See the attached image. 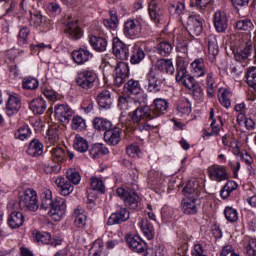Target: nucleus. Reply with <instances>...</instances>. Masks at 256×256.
Listing matches in <instances>:
<instances>
[{
	"mask_svg": "<svg viewBox=\"0 0 256 256\" xmlns=\"http://www.w3.org/2000/svg\"><path fill=\"white\" fill-rule=\"evenodd\" d=\"M169 109V103L162 98H156L152 108L149 106H141L129 113L132 123L138 125V131H153L157 124H150L148 121H153L161 115H165Z\"/></svg>",
	"mask_w": 256,
	"mask_h": 256,
	"instance_id": "1",
	"label": "nucleus"
},
{
	"mask_svg": "<svg viewBox=\"0 0 256 256\" xmlns=\"http://www.w3.org/2000/svg\"><path fill=\"white\" fill-rule=\"evenodd\" d=\"M40 208L47 211L50 209L49 215L53 221H61L67 211V203L62 198L53 200V193L49 189L42 190L40 194Z\"/></svg>",
	"mask_w": 256,
	"mask_h": 256,
	"instance_id": "2",
	"label": "nucleus"
},
{
	"mask_svg": "<svg viewBox=\"0 0 256 256\" xmlns=\"http://www.w3.org/2000/svg\"><path fill=\"white\" fill-rule=\"evenodd\" d=\"M192 71L194 73V77H205V85L207 96L210 99L215 97V92L217 91V81L215 78V70L209 69L207 70V66H205V60L203 58L195 59L191 63Z\"/></svg>",
	"mask_w": 256,
	"mask_h": 256,
	"instance_id": "3",
	"label": "nucleus"
},
{
	"mask_svg": "<svg viewBox=\"0 0 256 256\" xmlns=\"http://www.w3.org/2000/svg\"><path fill=\"white\" fill-rule=\"evenodd\" d=\"M139 190V185L137 182H128L123 187L117 188L116 193L118 197L123 199L124 204L129 209H137L139 207V195L137 191Z\"/></svg>",
	"mask_w": 256,
	"mask_h": 256,
	"instance_id": "4",
	"label": "nucleus"
},
{
	"mask_svg": "<svg viewBox=\"0 0 256 256\" xmlns=\"http://www.w3.org/2000/svg\"><path fill=\"white\" fill-rule=\"evenodd\" d=\"M232 53L234 59L238 63H244V65L249 63V57L253 53V41L250 39H242L232 48Z\"/></svg>",
	"mask_w": 256,
	"mask_h": 256,
	"instance_id": "5",
	"label": "nucleus"
},
{
	"mask_svg": "<svg viewBox=\"0 0 256 256\" xmlns=\"http://www.w3.org/2000/svg\"><path fill=\"white\" fill-rule=\"evenodd\" d=\"M19 209L22 211H37L39 205L37 204V191L33 188H27L19 195Z\"/></svg>",
	"mask_w": 256,
	"mask_h": 256,
	"instance_id": "6",
	"label": "nucleus"
},
{
	"mask_svg": "<svg viewBox=\"0 0 256 256\" xmlns=\"http://www.w3.org/2000/svg\"><path fill=\"white\" fill-rule=\"evenodd\" d=\"M146 90L148 93H159L161 85H163V77L159 73V69L151 67L146 75Z\"/></svg>",
	"mask_w": 256,
	"mask_h": 256,
	"instance_id": "7",
	"label": "nucleus"
},
{
	"mask_svg": "<svg viewBox=\"0 0 256 256\" xmlns=\"http://www.w3.org/2000/svg\"><path fill=\"white\" fill-rule=\"evenodd\" d=\"M95 81H97V73H95V70H83L78 72L76 77V85L86 91L95 87Z\"/></svg>",
	"mask_w": 256,
	"mask_h": 256,
	"instance_id": "8",
	"label": "nucleus"
},
{
	"mask_svg": "<svg viewBox=\"0 0 256 256\" xmlns=\"http://www.w3.org/2000/svg\"><path fill=\"white\" fill-rule=\"evenodd\" d=\"M148 13L151 21L156 24L165 23V9L161 4H158L157 0H151L148 4Z\"/></svg>",
	"mask_w": 256,
	"mask_h": 256,
	"instance_id": "9",
	"label": "nucleus"
},
{
	"mask_svg": "<svg viewBox=\"0 0 256 256\" xmlns=\"http://www.w3.org/2000/svg\"><path fill=\"white\" fill-rule=\"evenodd\" d=\"M186 31L190 37H199L203 33V19H201V16H189Z\"/></svg>",
	"mask_w": 256,
	"mask_h": 256,
	"instance_id": "10",
	"label": "nucleus"
},
{
	"mask_svg": "<svg viewBox=\"0 0 256 256\" xmlns=\"http://www.w3.org/2000/svg\"><path fill=\"white\" fill-rule=\"evenodd\" d=\"M112 52L116 59H120V61H127L129 59V45L125 44L119 38L113 39Z\"/></svg>",
	"mask_w": 256,
	"mask_h": 256,
	"instance_id": "11",
	"label": "nucleus"
},
{
	"mask_svg": "<svg viewBox=\"0 0 256 256\" xmlns=\"http://www.w3.org/2000/svg\"><path fill=\"white\" fill-rule=\"evenodd\" d=\"M129 78V64L118 62L115 68L114 85L121 87Z\"/></svg>",
	"mask_w": 256,
	"mask_h": 256,
	"instance_id": "12",
	"label": "nucleus"
},
{
	"mask_svg": "<svg viewBox=\"0 0 256 256\" xmlns=\"http://www.w3.org/2000/svg\"><path fill=\"white\" fill-rule=\"evenodd\" d=\"M143 26H141V21L137 19L127 20L124 24V35L129 39H135L141 35Z\"/></svg>",
	"mask_w": 256,
	"mask_h": 256,
	"instance_id": "13",
	"label": "nucleus"
},
{
	"mask_svg": "<svg viewBox=\"0 0 256 256\" xmlns=\"http://www.w3.org/2000/svg\"><path fill=\"white\" fill-rule=\"evenodd\" d=\"M21 111V96L15 92L10 93L6 103V114L8 117H13Z\"/></svg>",
	"mask_w": 256,
	"mask_h": 256,
	"instance_id": "14",
	"label": "nucleus"
},
{
	"mask_svg": "<svg viewBox=\"0 0 256 256\" xmlns=\"http://www.w3.org/2000/svg\"><path fill=\"white\" fill-rule=\"evenodd\" d=\"M208 176L211 181H217V183H221V181H227L229 179L227 168L217 164L208 167Z\"/></svg>",
	"mask_w": 256,
	"mask_h": 256,
	"instance_id": "15",
	"label": "nucleus"
},
{
	"mask_svg": "<svg viewBox=\"0 0 256 256\" xmlns=\"http://www.w3.org/2000/svg\"><path fill=\"white\" fill-rule=\"evenodd\" d=\"M182 191L185 197L197 199L201 195V191H203V186H201L199 180L191 179L186 183Z\"/></svg>",
	"mask_w": 256,
	"mask_h": 256,
	"instance_id": "16",
	"label": "nucleus"
},
{
	"mask_svg": "<svg viewBox=\"0 0 256 256\" xmlns=\"http://www.w3.org/2000/svg\"><path fill=\"white\" fill-rule=\"evenodd\" d=\"M131 217V212L127 208L121 207L116 212L112 213L108 218L107 225H121L125 221H129Z\"/></svg>",
	"mask_w": 256,
	"mask_h": 256,
	"instance_id": "17",
	"label": "nucleus"
},
{
	"mask_svg": "<svg viewBox=\"0 0 256 256\" xmlns=\"http://www.w3.org/2000/svg\"><path fill=\"white\" fill-rule=\"evenodd\" d=\"M121 135H123V129L120 127L110 128L104 132V141L107 145L115 147L121 143Z\"/></svg>",
	"mask_w": 256,
	"mask_h": 256,
	"instance_id": "18",
	"label": "nucleus"
},
{
	"mask_svg": "<svg viewBox=\"0 0 256 256\" xmlns=\"http://www.w3.org/2000/svg\"><path fill=\"white\" fill-rule=\"evenodd\" d=\"M128 246L134 253H145L147 250V242L141 239L139 235H129L126 237Z\"/></svg>",
	"mask_w": 256,
	"mask_h": 256,
	"instance_id": "19",
	"label": "nucleus"
},
{
	"mask_svg": "<svg viewBox=\"0 0 256 256\" xmlns=\"http://www.w3.org/2000/svg\"><path fill=\"white\" fill-rule=\"evenodd\" d=\"M54 113L62 123H69L71 121V117H73V110L69 107V105L58 104L55 106Z\"/></svg>",
	"mask_w": 256,
	"mask_h": 256,
	"instance_id": "20",
	"label": "nucleus"
},
{
	"mask_svg": "<svg viewBox=\"0 0 256 256\" xmlns=\"http://www.w3.org/2000/svg\"><path fill=\"white\" fill-rule=\"evenodd\" d=\"M91 57H93V54L87 48H80L72 52V59L76 65H85Z\"/></svg>",
	"mask_w": 256,
	"mask_h": 256,
	"instance_id": "21",
	"label": "nucleus"
},
{
	"mask_svg": "<svg viewBox=\"0 0 256 256\" xmlns=\"http://www.w3.org/2000/svg\"><path fill=\"white\" fill-rule=\"evenodd\" d=\"M65 33L72 41H77L83 37V30L77 24V21L68 22L66 25Z\"/></svg>",
	"mask_w": 256,
	"mask_h": 256,
	"instance_id": "22",
	"label": "nucleus"
},
{
	"mask_svg": "<svg viewBox=\"0 0 256 256\" xmlns=\"http://www.w3.org/2000/svg\"><path fill=\"white\" fill-rule=\"evenodd\" d=\"M88 41L94 51H97V53L107 51V39L101 36L90 35L88 37Z\"/></svg>",
	"mask_w": 256,
	"mask_h": 256,
	"instance_id": "23",
	"label": "nucleus"
},
{
	"mask_svg": "<svg viewBox=\"0 0 256 256\" xmlns=\"http://www.w3.org/2000/svg\"><path fill=\"white\" fill-rule=\"evenodd\" d=\"M55 184L59 189L60 195H63L64 197L71 195V193H73V189H75V186H73V184L64 177H58L55 180Z\"/></svg>",
	"mask_w": 256,
	"mask_h": 256,
	"instance_id": "24",
	"label": "nucleus"
},
{
	"mask_svg": "<svg viewBox=\"0 0 256 256\" xmlns=\"http://www.w3.org/2000/svg\"><path fill=\"white\" fill-rule=\"evenodd\" d=\"M228 21L227 16L220 11L214 14L213 23L218 33H225V31H227Z\"/></svg>",
	"mask_w": 256,
	"mask_h": 256,
	"instance_id": "25",
	"label": "nucleus"
},
{
	"mask_svg": "<svg viewBox=\"0 0 256 256\" xmlns=\"http://www.w3.org/2000/svg\"><path fill=\"white\" fill-rule=\"evenodd\" d=\"M195 201H197V198H186L182 200L181 207L185 215H197L199 213V208Z\"/></svg>",
	"mask_w": 256,
	"mask_h": 256,
	"instance_id": "26",
	"label": "nucleus"
},
{
	"mask_svg": "<svg viewBox=\"0 0 256 256\" xmlns=\"http://www.w3.org/2000/svg\"><path fill=\"white\" fill-rule=\"evenodd\" d=\"M31 19L36 27H43V29H53V22L47 17L41 15V12H36L31 14Z\"/></svg>",
	"mask_w": 256,
	"mask_h": 256,
	"instance_id": "27",
	"label": "nucleus"
},
{
	"mask_svg": "<svg viewBox=\"0 0 256 256\" xmlns=\"http://www.w3.org/2000/svg\"><path fill=\"white\" fill-rule=\"evenodd\" d=\"M96 100L100 109H111L113 105V99L111 98V92L109 90H102Z\"/></svg>",
	"mask_w": 256,
	"mask_h": 256,
	"instance_id": "28",
	"label": "nucleus"
},
{
	"mask_svg": "<svg viewBox=\"0 0 256 256\" xmlns=\"http://www.w3.org/2000/svg\"><path fill=\"white\" fill-rule=\"evenodd\" d=\"M25 223V216L19 211H13L8 216V225L11 229H19Z\"/></svg>",
	"mask_w": 256,
	"mask_h": 256,
	"instance_id": "29",
	"label": "nucleus"
},
{
	"mask_svg": "<svg viewBox=\"0 0 256 256\" xmlns=\"http://www.w3.org/2000/svg\"><path fill=\"white\" fill-rule=\"evenodd\" d=\"M29 109L34 115H43L47 110V103L43 98L38 97L30 101Z\"/></svg>",
	"mask_w": 256,
	"mask_h": 256,
	"instance_id": "30",
	"label": "nucleus"
},
{
	"mask_svg": "<svg viewBox=\"0 0 256 256\" xmlns=\"http://www.w3.org/2000/svg\"><path fill=\"white\" fill-rule=\"evenodd\" d=\"M74 217V225L78 227V229H83L85 225H87V214H85V210L78 206L73 213Z\"/></svg>",
	"mask_w": 256,
	"mask_h": 256,
	"instance_id": "31",
	"label": "nucleus"
},
{
	"mask_svg": "<svg viewBox=\"0 0 256 256\" xmlns=\"http://www.w3.org/2000/svg\"><path fill=\"white\" fill-rule=\"evenodd\" d=\"M43 147V143L39 141V139H33L29 143L26 153L30 155V157H41Z\"/></svg>",
	"mask_w": 256,
	"mask_h": 256,
	"instance_id": "32",
	"label": "nucleus"
},
{
	"mask_svg": "<svg viewBox=\"0 0 256 256\" xmlns=\"http://www.w3.org/2000/svg\"><path fill=\"white\" fill-rule=\"evenodd\" d=\"M92 124L96 131H105V133L113 127V123L110 120L101 117H95Z\"/></svg>",
	"mask_w": 256,
	"mask_h": 256,
	"instance_id": "33",
	"label": "nucleus"
},
{
	"mask_svg": "<svg viewBox=\"0 0 256 256\" xmlns=\"http://www.w3.org/2000/svg\"><path fill=\"white\" fill-rule=\"evenodd\" d=\"M154 69H158L160 75L161 73H163V71L168 73V75H173V73H175V67L173 66V62L169 59L158 60Z\"/></svg>",
	"mask_w": 256,
	"mask_h": 256,
	"instance_id": "34",
	"label": "nucleus"
},
{
	"mask_svg": "<svg viewBox=\"0 0 256 256\" xmlns=\"http://www.w3.org/2000/svg\"><path fill=\"white\" fill-rule=\"evenodd\" d=\"M103 155H109V148L105 147L103 144H94L89 149V156L92 159H98V157H103Z\"/></svg>",
	"mask_w": 256,
	"mask_h": 256,
	"instance_id": "35",
	"label": "nucleus"
},
{
	"mask_svg": "<svg viewBox=\"0 0 256 256\" xmlns=\"http://www.w3.org/2000/svg\"><path fill=\"white\" fill-rule=\"evenodd\" d=\"M156 53L160 55V57H169V55L173 53V44L167 40L159 42L156 45Z\"/></svg>",
	"mask_w": 256,
	"mask_h": 256,
	"instance_id": "36",
	"label": "nucleus"
},
{
	"mask_svg": "<svg viewBox=\"0 0 256 256\" xmlns=\"http://www.w3.org/2000/svg\"><path fill=\"white\" fill-rule=\"evenodd\" d=\"M145 59V51L139 46H134L131 49L130 63L132 65H139Z\"/></svg>",
	"mask_w": 256,
	"mask_h": 256,
	"instance_id": "37",
	"label": "nucleus"
},
{
	"mask_svg": "<svg viewBox=\"0 0 256 256\" xmlns=\"http://www.w3.org/2000/svg\"><path fill=\"white\" fill-rule=\"evenodd\" d=\"M218 101L222 107L229 109L231 107V91L227 88H220L218 90Z\"/></svg>",
	"mask_w": 256,
	"mask_h": 256,
	"instance_id": "38",
	"label": "nucleus"
},
{
	"mask_svg": "<svg viewBox=\"0 0 256 256\" xmlns=\"http://www.w3.org/2000/svg\"><path fill=\"white\" fill-rule=\"evenodd\" d=\"M238 187L239 184H237V182L228 180L220 191L221 199H228V197H231V193H233V191H237Z\"/></svg>",
	"mask_w": 256,
	"mask_h": 256,
	"instance_id": "39",
	"label": "nucleus"
},
{
	"mask_svg": "<svg viewBox=\"0 0 256 256\" xmlns=\"http://www.w3.org/2000/svg\"><path fill=\"white\" fill-rule=\"evenodd\" d=\"M110 19H104L103 25L106 29L110 31H115L119 25V17L117 16V12L114 10H109Z\"/></svg>",
	"mask_w": 256,
	"mask_h": 256,
	"instance_id": "40",
	"label": "nucleus"
},
{
	"mask_svg": "<svg viewBox=\"0 0 256 256\" xmlns=\"http://www.w3.org/2000/svg\"><path fill=\"white\" fill-rule=\"evenodd\" d=\"M177 83H181V85H184L186 89H193L195 87L197 81L193 76H191L188 72H186L183 76H176Z\"/></svg>",
	"mask_w": 256,
	"mask_h": 256,
	"instance_id": "41",
	"label": "nucleus"
},
{
	"mask_svg": "<svg viewBox=\"0 0 256 256\" xmlns=\"http://www.w3.org/2000/svg\"><path fill=\"white\" fill-rule=\"evenodd\" d=\"M140 227L143 235L148 238L149 241L155 237V228L153 224L149 222L147 219H142L140 222Z\"/></svg>",
	"mask_w": 256,
	"mask_h": 256,
	"instance_id": "42",
	"label": "nucleus"
},
{
	"mask_svg": "<svg viewBox=\"0 0 256 256\" xmlns=\"http://www.w3.org/2000/svg\"><path fill=\"white\" fill-rule=\"evenodd\" d=\"M35 243L38 245H49L51 243V234L49 232H39L34 230L32 232Z\"/></svg>",
	"mask_w": 256,
	"mask_h": 256,
	"instance_id": "43",
	"label": "nucleus"
},
{
	"mask_svg": "<svg viewBox=\"0 0 256 256\" xmlns=\"http://www.w3.org/2000/svg\"><path fill=\"white\" fill-rule=\"evenodd\" d=\"M124 89L128 95H139L141 93V83H139V80L130 79L124 85Z\"/></svg>",
	"mask_w": 256,
	"mask_h": 256,
	"instance_id": "44",
	"label": "nucleus"
},
{
	"mask_svg": "<svg viewBox=\"0 0 256 256\" xmlns=\"http://www.w3.org/2000/svg\"><path fill=\"white\" fill-rule=\"evenodd\" d=\"M208 43V53L212 55V57H217L219 55V45L217 44V36L214 34H210L207 37Z\"/></svg>",
	"mask_w": 256,
	"mask_h": 256,
	"instance_id": "45",
	"label": "nucleus"
},
{
	"mask_svg": "<svg viewBox=\"0 0 256 256\" xmlns=\"http://www.w3.org/2000/svg\"><path fill=\"white\" fill-rule=\"evenodd\" d=\"M73 147L78 153H85L89 151V142L80 135H76Z\"/></svg>",
	"mask_w": 256,
	"mask_h": 256,
	"instance_id": "46",
	"label": "nucleus"
},
{
	"mask_svg": "<svg viewBox=\"0 0 256 256\" xmlns=\"http://www.w3.org/2000/svg\"><path fill=\"white\" fill-rule=\"evenodd\" d=\"M168 11L170 15L174 17H180L185 13V2H176L173 4H170L168 7Z\"/></svg>",
	"mask_w": 256,
	"mask_h": 256,
	"instance_id": "47",
	"label": "nucleus"
},
{
	"mask_svg": "<svg viewBox=\"0 0 256 256\" xmlns=\"http://www.w3.org/2000/svg\"><path fill=\"white\" fill-rule=\"evenodd\" d=\"M177 73L176 76H184L187 73V67L189 66V62L185 58V56H178L176 60Z\"/></svg>",
	"mask_w": 256,
	"mask_h": 256,
	"instance_id": "48",
	"label": "nucleus"
},
{
	"mask_svg": "<svg viewBox=\"0 0 256 256\" xmlns=\"http://www.w3.org/2000/svg\"><path fill=\"white\" fill-rule=\"evenodd\" d=\"M31 128L29 125H23L22 127L18 128L14 133L15 139H19L20 141H25V139H29L31 137Z\"/></svg>",
	"mask_w": 256,
	"mask_h": 256,
	"instance_id": "49",
	"label": "nucleus"
},
{
	"mask_svg": "<svg viewBox=\"0 0 256 256\" xmlns=\"http://www.w3.org/2000/svg\"><path fill=\"white\" fill-rule=\"evenodd\" d=\"M66 179L73 185H79L81 183V174L75 168H70L66 171Z\"/></svg>",
	"mask_w": 256,
	"mask_h": 256,
	"instance_id": "50",
	"label": "nucleus"
},
{
	"mask_svg": "<svg viewBox=\"0 0 256 256\" xmlns=\"http://www.w3.org/2000/svg\"><path fill=\"white\" fill-rule=\"evenodd\" d=\"M225 219L229 223H237L239 221V213L237 212V209L227 206L224 210Z\"/></svg>",
	"mask_w": 256,
	"mask_h": 256,
	"instance_id": "51",
	"label": "nucleus"
},
{
	"mask_svg": "<svg viewBox=\"0 0 256 256\" xmlns=\"http://www.w3.org/2000/svg\"><path fill=\"white\" fill-rule=\"evenodd\" d=\"M23 89H28L29 91H35L39 87V80L33 77L24 78L22 81Z\"/></svg>",
	"mask_w": 256,
	"mask_h": 256,
	"instance_id": "52",
	"label": "nucleus"
},
{
	"mask_svg": "<svg viewBox=\"0 0 256 256\" xmlns=\"http://www.w3.org/2000/svg\"><path fill=\"white\" fill-rule=\"evenodd\" d=\"M90 187L92 191H98L99 193H105V185L101 178L92 177L90 179Z\"/></svg>",
	"mask_w": 256,
	"mask_h": 256,
	"instance_id": "53",
	"label": "nucleus"
},
{
	"mask_svg": "<svg viewBox=\"0 0 256 256\" xmlns=\"http://www.w3.org/2000/svg\"><path fill=\"white\" fill-rule=\"evenodd\" d=\"M87 128V124L85 123V119L81 116H74L72 119V129L74 131H85Z\"/></svg>",
	"mask_w": 256,
	"mask_h": 256,
	"instance_id": "54",
	"label": "nucleus"
},
{
	"mask_svg": "<svg viewBox=\"0 0 256 256\" xmlns=\"http://www.w3.org/2000/svg\"><path fill=\"white\" fill-rule=\"evenodd\" d=\"M254 27L250 19L238 20L236 22V29H238V31H253Z\"/></svg>",
	"mask_w": 256,
	"mask_h": 256,
	"instance_id": "55",
	"label": "nucleus"
},
{
	"mask_svg": "<svg viewBox=\"0 0 256 256\" xmlns=\"http://www.w3.org/2000/svg\"><path fill=\"white\" fill-rule=\"evenodd\" d=\"M246 82L249 87L256 89V67H250L246 73Z\"/></svg>",
	"mask_w": 256,
	"mask_h": 256,
	"instance_id": "56",
	"label": "nucleus"
},
{
	"mask_svg": "<svg viewBox=\"0 0 256 256\" xmlns=\"http://www.w3.org/2000/svg\"><path fill=\"white\" fill-rule=\"evenodd\" d=\"M47 139L50 145H55L59 141V130L55 127H50L47 132Z\"/></svg>",
	"mask_w": 256,
	"mask_h": 256,
	"instance_id": "57",
	"label": "nucleus"
},
{
	"mask_svg": "<svg viewBox=\"0 0 256 256\" xmlns=\"http://www.w3.org/2000/svg\"><path fill=\"white\" fill-rule=\"evenodd\" d=\"M133 99L130 96H119L118 98V107L120 111H127L129 109V105H131Z\"/></svg>",
	"mask_w": 256,
	"mask_h": 256,
	"instance_id": "58",
	"label": "nucleus"
},
{
	"mask_svg": "<svg viewBox=\"0 0 256 256\" xmlns=\"http://www.w3.org/2000/svg\"><path fill=\"white\" fill-rule=\"evenodd\" d=\"M30 30L28 27H23L20 29L18 34V45L23 47V45H27V38L29 37Z\"/></svg>",
	"mask_w": 256,
	"mask_h": 256,
	"instance_id": "59",
	"label": "nucleus"
},
{
	"mask_svg": "<svg viewBox=\"0 0 256 256\" xmlns=\"http://www.w3.org/2000/svg\"><path fill=\"white\" fill-rule=\"evenodd\" d=\"M52 158L55 163H63L65 161V151L62 148L52 149Z\"/></svg>",
	"mask_w": 256,
	"mask_h": 256,
	"instance_id": "60",
	"label": "nucleus"
},
{
	"mask_svg": "<svg viewBox=\"0 0 256 256\" xmlns=\"http://www.w3.org/2000/svg\"><path fill=\"white\" fill-rule=\"evenodd\" d=\"M61 6L55 2L49 3L48 4V15L50 17H59L61 15Z\"/></svg>",
	"mask_w": 256,
	"mask_h": 256,
	"instance_id": "61",
	"label": "nucleus"
},
{
	"mask_svg": "<svg viewBox=\"0 0 256 256\" xmlns=\"http://www.w3.org/2000/svg\"><path fill=\"white\" fill-rule=\"evenodd\" d=\"M219 256H239V254L235 252V249H233V246L226 245L222 248Z\"/></svg>",
	"mask_w": 256,
	"mask_h": 256,
	"instance_id": "62",
	"label": "nucleus"
},
{
	"mask_svg": "<svg viewBox=\"0 0 256 256\" xmlns=\"http://www.w3.org/2000/svg\"><path fill=\"white\" fill-rule=\"evenodd\" d=\"M246 252L249 256H256V239H252L249 241L246 246Z\"/></svg>",
	"mask_w": 256,
	"mask_h": 256,
	"instance_id": "63",
	"label": "nucleus"
},
{
	"mask_svg": "<svg viewBox=\"0 0 256 256\" xmlns=\"http://www.w3.org/2000/svg\"><path fill=\"white\" fill-rule=\"evenodd\" d=\"M144 256H163V248H161V246L150 248L146 251Z\"/></svg>",
	"mask_w": 256,
	"mask_h": 256,
	"instance_id": "64",
	"label": "nucleus"
}]
</instances>
